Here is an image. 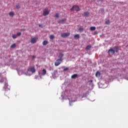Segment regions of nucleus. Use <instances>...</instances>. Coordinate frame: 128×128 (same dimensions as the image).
Wrapping results in <instances>:
<instances>
[{"instance_id": "obj_1", "label": "nucleus", "mask_w": 128, "mask_h": 128, "mask_svg": "<svg viewBox=\"0 0 128 128\" xmlns=\"http://www.w3.org/2000/svg\"><path fill=\"white\" fill-rule=\"evenodd\" d=\"M0 82L2 84V82H5L4 86L6 88H8V82H6V78H2L1 73H0Z\"/></svg>"}, {"instance_id": "obj_2", "label": "nucleus", "mask_w": 128, "mask_h": 128, "mask_svg": "<svg viewBox=\"0 0 128 128\" xmlns=\"http://www.w3.org/2000/svg\"><path fill=\"white\" fill-rule=\"evenodd\" d=\"M70 10L72 12H74V10H76V12H80V8L78 5L74 6L71 8Z\"/></svg>"}, {"instance_id": "obj_3", "label": "nucleus", "mask_w": 128, "mask_h": 128, "mask_svg": "<svg viewBox=\"0 0 128 128\" xmlns=\"http://www.w3.org/2000/svg\"><path fill=\"white\" fill-rule=\"evenodd\" d=\"M50 11L48 10V8H46L43 10V16H46L50 14Z\"/></svg>"}, {"instance_id": "obj_4", "label": "nucleus", "mask_w": 128, "mask_h": 128, "mask_svg": "<svg viewBox=\"0 0 128 128\" xmlns=\"http://www.w3.org/2000/svg\"><path fill=\"white\" fill-rule=\"evenodd\" d=\"M62 59H58L56 60V62H54V64L56 66H58L62 64Z\"/></svg>"}, {"instance_id": "obj_5", "label": "nucleus", "mask_w": 128, "mask_h": 128, "mask_svg": "<svg viewBox=\"0 0 128 128\" xmlns=\"http://www.w3.org/2000/svg\"><path fill=\"white\" fill-rule=\"evenodd\" d=\"M38 37L31 38V40H30L31 44H36V42H38Z\"/></svg>"}, {"instance_id": "obj_6", "label": "nucleus", "mask_w": 128, "mask_h": 128, "mask_svg": "<svg viewBox=\"0 0 128 128\" xmlns=\"http://www.w3.org/2000/svg\"><path fill=\"white\" fill-rule=\"evenodd\" d=\"M108 54L110 56H112L114 54V50L112 48H110L108 50Z\"/></svg>"}, {"instance_id": "obj_7", "label": "nucleus", "mask_w": 128, "mask_h": 128, "mask_svg": "<svg viewBox=\"0 0 128 128\" xmlns=\"http://www.w3.org/2000/svg\"><path fill=\"white\" fill-rule=\"evenodd\" d=\"M70 32L62 33L61 34V36L62 38H66V36H70Z\"/></svg>"}, {"instance_id": "obj_8", "label": "nucleus", "mask_w": 128, "mask_h": 128, "mask_svg": "<svg viewBox=\"0 0 128 128\" xmlns=\"http://www.w3.org/2000/svg\"><path fill=\"white\" fill-rule=\"evenodd\" d=\"M28 72H31L32 74H34V72H36V68L34 67H31L28 69Z\"/></svg>"}, {"instance_id": "obj_9", "label": "nucleus", "mask_w": 128, "mask_h": 128, "mask_svg": "<svg viewBox=\"0 0 128 128\" xmlns=\"http://www.w3.org/2000/svg\"><path fill=\"white\" fill-rule=\"evenodd\" d=\"M64 54L63 53L60 52L58 58H59L60 60H62V58H64Z\"/></svg>"}, {"instance_id": "obj_10", "label": "nucleus", "mask_w": 128, "mask_h": 128, "mask_svg": "<svg viewBox=\"0 0 128 128\" xmlns=\"http://www.w3.org/2000/svg\"><path fill=\"white\" fill-rule=\"evenodd\" d=\"M84 14L86 18H88L90 16V12H84Z\"/></svg>"}, {"instance_id": "obj_11", "label": "nucleus", "mask_w": 128, "mask_h": 128, "mask_svg": "<svg viewBox=\"0 0 128 128\" xmlns=\"http://www.w3.org/2000/svg\"><path fill=\"white\" fill-rule=\"evenodd\" d=\"M65 22H66V18H64L58 21L59 24H64Z\"/></svg>"}, {"instance_id": "obj_12", "label": "nucleus", "mask_w": 128, "mask_h": 128, "mask_svg": "<svg viewBox=\"0 0 128 128\" xmlns=\"http://www.w3.org/2000/svg\"><path fill=\"white\" fill-rule=\"evenodd\" d=\"M78 78V74H74L72 76V78L74 79Z\"/></svg>"}, {"instance_id": "obj_13", "label": "nucleus", "mask_w": 128, "mask_h": 128, "mask_svg": "<svg viewBox=\"0 0 128 128\" xmlns=\"http://www.w3.org/2000/svg\"><path fill=\"white\" fill-rule=\"evenodd\" d=\"M9 16H14V12H10Z\"/></svg>"}, {"instance_id": "obj_14", "label": "nucleus", "mask_w": 128, "mask_h": 128, "mask_svg": "<svg viewBox=\"0 0 128 128\" xmlns=\"http://www.w3.org/2000/svg\"><path fill=\"white\" fill-rule=\"evenodd\" d=\"M48 44V42L46 40H44L42 42L43 46H46V44Z\"/></svg>"}, {"instance_id": "obj_15", "label": "nucleus", "mask_w": 128, "mask_h": 128, "mask_svg": "<svg viewBox=\"0 0 128 128\" xmlns=\"http://www.w3.org/2000/svg\"><path fill=\"white\" fill-rule=\"evenodd\" d=\"M80 38V36L79 34H76L74 36V38Z\"/></svg>"}, {"instance_id": "obj_16", "label": "nucleus", "mask_w": 128, "mask_h": 128, "mask_svg": "<svg viewBox=\"0 0 128 128\" xmlns=\"http://www.w3.org/2000/svg\"><path fill=\"white\" fill-rule=\"evenodd\" d=\"M114 50H115V52H118V48L116 46L114 47Z\"/></svg>"}, {"instance_id": "obj_17", "label": "nucleus", "mask_w": 128, "mask_h": 128, "mask_svg": "<svg viewBox=\"0 0 128 128\" xmlns=\"http://www.w3.org/2000/svg\"><path fill=\"white\" fill-rule=\"evenodd\" d=\"M91 48H92V46H90V45L86 47V50H90Z\"/></svg>"}, {"instance_id": "obj_18", "label": "nucleus", "mask_w": 128, "mask_h": 128, "mask_svg": "<svg viewBox=\"0 0 128 128\" xmlns=\"http://www.w3.org/2000/svg\"><path fill=\"white\" fill-rule=\"evenodd\" d=\"M96 76H98V77H100V73L99 72H97L96 74Z\"/></svg>"}, {"instance_id": "obj_19", "label": "nucleus", "mask_w": 128, "mask_h": 128, "mask_svg": "<svg viewBox=\"0 0 128 128\" xmlns=\"http://www.w3.org/2000/svg\"><path fill=\"white\" fill-rule=\"evenodd\" d=\"M78 30L80 32H83L84 31V28L82 26H80L78 28Z\"/></svg>"}, {"instance_id": "obj_20", "label": "nucleus", "mask_w": 128, "mask_h": 128, "mask_svg": "<svg viewBox=\"0 0 128 128\" xmlns=\"http://www.w3.org/2000/svg\"><path fill=\"white\" fill-rule=\"evenodd\" d=\"M46 74V70L45 69H43L42 70V74L44 76V74Z\"/></svg>"}, {"instance_id": "obj_21", "label": "nucleus", "mask_w": 128, "mask_h": 128, "mask_svg": "<svg viewBox=\"0 0 128 128\" xmlns=\"http://www.w3.org/2000/svg\"><path fill=\"white\" fill-rule=\"evenodd\" d=\"M90 30H96V26H91Z\"/></svg>"}, {"instance_id": "obj_22", "label": "nucleus", "mask_w": 128, "mask_h": 128, "mask_svg": "<svg viewBox=\"0 0 128 128\" xmlns=\"http://www.w3.org/2000/svg\"><path fill=\"white\" fill-rule=\"evenodd\" d=\"M16 44L14 43L13 44L12 46H11V48H16Z\"/></svg>"}, {"instance_id": "obj_23", "label": "nucleus", "mask_w": 128, "mask_h": 128, "mask_svg": "<svg viewBox=\"0 0 128 128\" xmlns=\"http://www.w3.org/2000/svg\"><path fill=\"white\" fill-rule=\"evenodd\" d=\"M50 40H54V36L50 35Z\"/></svg>"}, {"instance_id": "obj_24", "label": "nucleus", "mask_w": 128, "mask_h": 128, "mask_svg": "<svg viewBox=\"0 0 128 128\" xmlns=\"http://www.w3.org/2000/svg\"><path fill=\"white\" fill-rule=\"evenodd\" d=\"M105 24H110V20H108L106 21Z\"/></svg>"}, {"instance_id": "obj_25", "label": "nucleus", "mask_w": 128, "mask_h": 128, "mask_svg": "<svg viewBox=\"0 0 128 128\" xmlns=\"http://www.w3.org/2000/svg\"><path fill=\"white\" fill-rule=\"evenodd\" d=\"M55 18H60V14L57 13L55 14Z\"/></svg>"}, {"instance_id": "obj_26", "label": "nucleus", "mask_w": 128, "mask_h": 128, "mask_svg": "<svg viewBox=\"0 0 128 128\" xmlns=\"http://www.w3.org/2000/svg\"><path fill=\"white\" fill-rule=\"evenodd\" d=\"M16 36H22V32H18L17 34H16Z\"/></svg>"}, {"instance_id": "obj_27", "label": "nucleus", "mask_w": 128, "mask_h": 128, "mask_svg": "<svg viewBox=\"0 0 128 128\" xmlns=\"http://www.w3.org/2000/svg\"><path fill=\"white\" fill-rule=\"evenodd\" d=\"M16 8H18V9L20 8V4H16Z\"/></svg>"}, {"instance_id": "obj_28", "label": "nucleus", "mask_w": 128, "mask_h": 128, "mask_svg": "<svg viewBox=\"0 0 128 128\" xmlns=\"http://www.w3.org/2000/svg\"><path fill=\"white\" fill-rule=\"evenodd\" d=\"M17 35L16 34H13L12 35V38H17Z\"/></svg>"}, {"instance_id": "obj_29", "label": "nucleus", "mask_w": 128, "mask_h": 128, "mask_svg": "<svg viewBox=\"0 0 128 128\" xmlns=\"http://www.w3.org/2000/svg\"><path fill=\"white\" fill-rule=\"evenodd\" d=\"M98 34V31H95L93 34L96 36V34Z\"/></svg>"}, {"instance_id": "obj_30", "label": "nucleus", "mask_w": 128, "mask_h": 128, "mask_svg": "<svg viewBox=\"0 0 128 128\" xmlns=\"http://www.w3.org/2000/svg\"><path fill=\"white\" fill-rule=\"evenodd\" d=\"M68 67H67V68H64V72H66V70H68Z\"/></svg>"}, {"instance_id": "obj_31", "label": "nucleus", "mask_w": 128, "mask_h": 128, "mask_svg": "<svg viewBox=\"0 0 128 128\" xmlns=\"http://www.w3.org/2000/svg\"><path fill=\"white\" fill-rule=\"evenodd\" d=\"M20 30L22 31V32H24L25 30H26V29H24V28H22V29H21Z\"/></svg>"}, {"instance_id": "obj_32", "label": "nucleus", "mask_w": 128, "mask_h": 128, "mask_svg": "<svg viewBox=\"0 0 128 128\" xmlns=\"http://www.w3.org/2000/svg\"><path fill=\"white\" fill-rule=\"evenodd\" d=\"M98 2H102V0H98Z\"/></svg>"}, {"instance_id": "obj_33", "label": "nucleus", "mask_w": 128, "mask_h": 128, "mask_svg": "<svg viewBox=\"0 0 128 128\" xmlns=\"http://www.w3.org/2000/svg\"><path fill=\"white\" fill-rule=\"evenodd\" d=\"M90 82H92V80H90Z\"/></svg>"}, {"instance_id": "obj_34", "label": "nucleus", "mask_w": 128, "mask_h": 128, "mask_svg": "<svg viewBox=\"0 0 128 128\" xmlns=\"http://www.w3.org/2000/svg\"><path fill=\"white\" fill-rule=\"evenodd\" d=\"M39 26L40 28V24H39Z\"/></svg>"}, {"instance_id": "obj_35", "label": "nucleus", "mask_w": 128, "mask_h": 128, "mask_svg": "<svg viewBox=\"0 0 128 128\" xmlns=\"http://www.w3.org/2000/svg\"><path fill=\"white\" fill-rule=\"evenodd\" d=\"M8 98H8H10L9 97H7Z\"/></svg>"}, {"instance_id": "obj_36", "label": "nucleus", "mask_w": 128, "mask_h": 128, "mask_svg": "<svg viewBox=\"0 0 128 128\" xmlns=\"http://www.w3.org/2000/svg\"><path fill=\"white\" fill-rule=\"evenodd\" d=\"M5 90H6V89H5Z\"/></svg>"}, {"instance_id": "obj_37", "label": "nucleus", "mask_w": 128, "mask_h": 128, "mask_svg": "<svg viewBox=\"0 0 128 128\" xmlns=\"http://www.w3.org/2000/svg\"><path fill=\"white\" fill-rule=\"evenodd\" d=\"M4 94H6V93H4Z\"/></svg>"}]
</instances>
